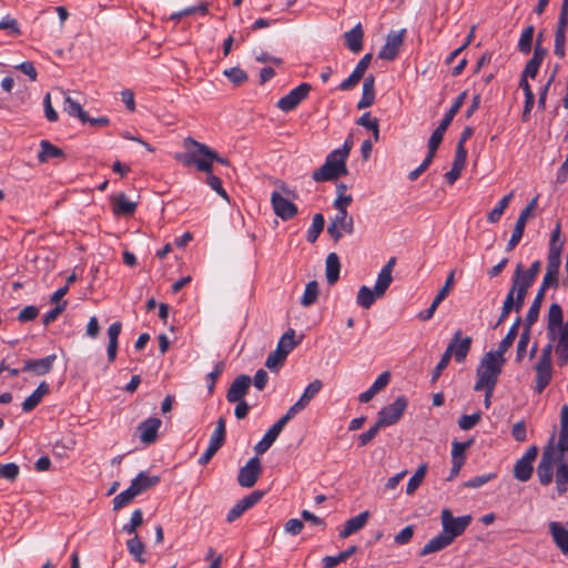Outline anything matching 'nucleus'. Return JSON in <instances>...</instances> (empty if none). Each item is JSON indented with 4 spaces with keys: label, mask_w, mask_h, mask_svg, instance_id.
Instances as JSON below:
<instances>
[{
    "label": "nucleus",
    "mask_w": 568,
    "mask_h": 568,
    "mask_svg": "<svg viewBox=\"0 0 568 568\" xmlns=\"http://www.w3.org/2000/svg\"><path fill=\"white\" fill-rule=\"evenodd\" d=\"M184 144L187 151L174 155V159L184 166L195 165L200 172L212 173L214 161L223 165L229 164V161L220 156L214 150L192 138L185 139Z\"/></svg>",
    "instance_id": "obj_1"
},
{
    "label": "nucleus",
    "mask_w": 568,
    "mask_h": 568,
    "mask_svg": "<svg viewBox=\"0 0 568 568\" xmlns=\"http://www.w3.org/2000/svg\"><path fill=\"white\" fill-rule=\"evenodd\" d=\"M353 148V135L348 134L342 148L329 152L325 162L312 173V179L317 182L335 181L347 174L346 160Z\"/></svg>",
    "instance_id": "obj_2"
},
{
    "label": "nucleus",
    "mask_w": 568,
    "mask_h": 568,
    "mask_svg": "<svg viewBox=\"0 0 568 568\" xmlns=\"http://www.w3.org/2000/svg\"><path fill=\"white\" fill-rule=\"evenodd\" d=\"M504 363L505 357L497 356V354L491 351L486 353L480 359L476 371L477 379L474 385V390L479 392L484 388H489V390L495 389Z\"/></svg>",
    "instance_id": "obj_3"
},
{
    "label": "nucleus",
    "mask_w": 568,
    "mask_h": 568,
    "mask_svg": "<svg viewBox=\"0 0 568 568\" xmlns=\"http://www.w3.org/2000/svg\"><path fill=\"white\" fill-rule=\"evenodd\" d=\"M396 264V257H390L377 275L374 288L363 285L357 292V304L369 308L377 298H381L389 287L393 277L392 273Z\"/></svg>",
    "instance_id": "obj_4"
},
{
    "label": "nucleus",
    "mask_w": 568,
    "mask_h": 568,
    "mask_svg": "<svg viewBox=\"0 0 568 568\" xmlns=\"http://www.w3.org/2000/svg\"><path fill=\"white\" fill-rule=\"evenodd\" d=\"M557 458H561V456L557 454L555 435H552L548 444L544 447L541 458L537 466L538 480L542 486H548L552 481L554 465Z\"/></svg>",
    "instance_id": "obj_5"
},
{
    "label": "nucleus",
    "mask_w": 568,
    "mask_h": 568,
    "mask_svg": "<svg viewBox=\"0 0 568 568\" xmlns=\"http://www.w3.org/2000/svg\"><path fill=\"white\" fill-rule=\"evenodd\" d=\"M295 332L290 329L280 338L275 351L270 353L266 358L265 366L272 371L277 372L283 365L287 355L293 351L296 345L294 341Z\"/></svg>",
    "instance_id": "obj_6"
},
{
    "label": "nucleus",
    "mask_w": 568,
    "mask_h": 568,
    "mask_svg": "<svg viewBox=\"0 0 568 568\" xmlns=\"http://www.w3.org/2000/svg\"><path fill=\"white\" fill-rule=\"evenodd\" d=\"M346 186L341 183L337 184V197L335 199L333 206L336 210V214L331 222L339 225L342 229H346V233H352L353 231V217L347 216V207L352 204L353 197L352 195L345 194Z\"/></svg>",
    "instance_id": "obj_7"
},
{
    "label": "nucleus",
    "mask_w": 568,
    "mask_h": 568,
    "mask_svg": "<svg viewBox=\"0 0 568 568\" xmlns=\"http://www.w3.org/2000/svg\"><path fill=\"white\" fill-rule=\"evenodd\" d=\"M408 406V400L405 396H398L393 403L384 406L378 412L377 422L383 427L395 425L402 418L404 412Z\"/></svg>",
    "instance_id": "obj_8"
},
{
    "label": "nucleus",
    "mask_w": 568,
    "mask_h": 568,
    "mask_svg": "<svg viewBox=\"0 0 568 568\" xmlns=\"http://www.w3.org/2000/svg\"><path fill=\"white\" fill-rule=\"evenodd\" d=\"M471 521L470 515H464L459 517H453L452 511L449 509H444L442 511V525L443 532L452 538V541L466 530Z\"/></svg>",
    "instance_id": "obj_9"
},
{
    "label": "nucleus",
    "mask_w": 568,
    "mask_h": 568,
    "mask_svg": "<svg viewBox=\"0 0 568 568\" xmlns=\"http://www.w3.org/2000/svg\"><path fill=\"white\" fill-rule=\"evenodd\" d=\"M467 97V91H463L458 94V97L453 102L449 110L444 115L443 120L440 121L439 125L433 131L429 140L442 143L445 132L447 131L448 126L453 122L455 115L459 112L460 108L463 106L465 99Z\"/></svg>",
    "instance_id": "obj_10"
},
{
    "label": "nucleus",
    "mask_w": 568,
    "mask_h": 568,
    "mask_svg": "<svg viewBox=\"0 0 568 568\" xmlns=\"http://www.w3.org/2000/svg\"><path fill=\"white\" fill-rule=\"evenodd\" d=\"M312 87L311 84L303 82L296 88L292 89L287 94L282 97L277 103L276 106L284 111V112H291L297 108V105L307 98Z\"/></svg>",
    "instance_id": "obj_11"
},
{
    "label": "nucleus",
    "mask_w": 568,
    "mask_h": 568,
    "mask_svg": "<svg viewBox=\"0 0 568 568\" xmlns=\"http://www.w3.org/2000/svg\"><path fill=\"white\" fill-rule=\"evenodd\" d=\"M262 473L261 460L258 457H252L247 463L240 468L237 475V481L241 487L251 488L253 487Z\"/></svg>",
    "instance_id": "obj_12"
},
{
    "label": "nucleus",
    "mask_w": 568,
    "mask_h": 568,
    "mask_svg": "<svg viewBox=\"0 0 568 568\" xmlns=\"http://www.w3.org/2000/svg\"><path fill=\"white\" fill-rule=\"evenodd\" d=\"M406 29L398 31H390L386 37V42L378 52V58L387 61H393L397 58L399 48L404 43Z\"/></svg>",
    "instance_id": "obj_13"
},
{
    "label": "nucleus",
    "mask_w": 568,
    "mask_h": 568,
    "mask_svg": "<svg viewBox=\"0 0 568 568\" xmlns=\"http://www.w3.org/2000/svg\"><path fill=\"white\" fill-rule=\"evenodd\" d=\"M271 204L275 215L283 221H288L298 213L297 206L277 191L272 192Z\"/></svg>",
    "instance_id": "obj_14"
},
{
    "label": "nucleus",
    "mask_w": 568,
    "mask_h": 568,
    "mask_svg": "<svg viewBox=\"0 0 568 568\" xmlns=\"http://www.w3.org/2000/svg\"><path fill=\"white\" fill-rule=\"evenodd\" d=\"M535 280L524 273V266L521 263L516 265L513 278L511 287L509 291L515 293L518 297L525 301L528 290L534 284Z\"/></svg>",
    "instance_id": "obj_15"
},
{
    "label": "nucleus",
    "mask_w": 568,
    "mask_h": 568,
    "mask_svg": "<svg viewBox=\"0 0 568 568\" xmlns=\"http://www.w3.org/2000/svg\"><path fill=\"white\" fill-rule=\"evenodd\" d=\"M162 420L158 417H149L138 425L140 440L145 445L156 442Z\"/></svg>",
    "instance_id": "obj_16"
},
{
    "label": "nucleus",
    "mask_w": 568,
    "mask_h": 568,
    "mask_svg": "<svg viewBox=\"0 0 568 568\" xmlns=\"http://www.w3.org/2000/svg\"><path fill=\"white\" fill-rule=\"evenodd\" d=\"M564 313L559 304L552 303L549 306L547 316V336L550 341H555L564 327Z\"/></svg>",
    "instance_id": "obj_17"
},
{
    "label": "nucleus",
    "mask_w": 568,
    "mask_h": 568,
    "mask_svg": "<svg viewBox=\"0 0 568 568\" xmlns=\"http://www.w3.org/2000/svg\"><path fill=\"white\" fill-rule=\"evenodd\" d=\"M55 359V354L48 355L40 359H28L24 362L21 371L33 373L37 376L47 375L52 371Z\"/></svg>",
    "instance_id": "obj_18"
},
{
    "label": "nucleus",
    "mask_w": 568,
    "mask_h": 568,
    "mask_svg": "<svg viewBox=\"0 0 568 568\" xmlns=\"http://www.w3.org/2000/svg\"><path fill=\"white\" fill-rule=\"evenodd\" d=\"M252 381L247 375L237 376L231 384L230 388L226 392V399L230 403H235L243 400V397L247 393Z\"/></svg>",
    "instance_id": "obj_19"
},
{
    "label": "nucleus",
    "mask_w": 568,
    "mask_h": 568,
    "mask_svg": "<svg viewBox=\"0 0 568 568\" xmlns=\"http://www.w3.org/2000/svg\"><path fill=\"white\" fill-rule=\"evenodd\" d=\"M524 302L525 301L523 298L518 297L511 291H508V293L504 300V303L501 306V312H500V315L498 317V321H497L495 327L500 325L509 316L511 311L519 313L523 308Z\"/></svg>",
    "instance_id": "obj_20"
},
{
    "label": "nucleus",
    "mask_w": 568,
    "mask_h": 568,
    "mask_svg": "<svg viewBox=\"0 0 568 568\" xmlns=\"http://www.w3.org/2000/svg\"><path fill=\"white\" fill-rule=\"evenodd\" d=\"M453 343L455 344V348L453 351L455 361L457 363L464 362L471 346V337L466 336L462 338V331L458 329L449 342V344Z\"/></svg>",
    "instance_id": "obj_21"
},
{
    "label": "nucleus",
    "mask_w": 568,
    "mask_h": 568,
    "mask_svg": "<svg viewBox=\"0 0 568 568\" xmlns=\"http://www.w3.org/2000/svg\"><path fill=\"white\" fill-rule=\"evenodd\" d=\"M160 483V476L150 475L145 471H140L136 477L131 480V486L138 495L155 487Z\"/></svg>",
    "instance_id": "obj_22"
},
{
    "label": "nucleus",
    "mask_w": 568,
    "mask_h": 568,
    "mask_svg": "<svg viewBox=\"0 0 568 568\" xmlns=\"http://www.w3.org/2000/svg\"><path fill=\"white\" fill-rule=\"evenodd\" d=\"M375 78L369 74L364 78L362 97L357 102V109H365L374 104L375 102Z\"/></svg>",
    "instance_id": "obj_23"
},
{
    "label": "nucleus",
    "mask_w": 568,
    "mask_h": 568,
    "mask_svg": "<svg viewBox=\"0 0 568 568\" xmlns=\"http://www.w3.org/2000/svg\"><path fill=\"white\" fill-rule=\"evenodd\" d=\"M535 371H536L535 389L538 394H540L551 382L552 366H551V364L536 363Z\"/></svg>",
    "instance_id": "obj_24"
},
{
    "label": "nucleus",
    "mask_w": 568,
    "mask_h": 568,
    "mask_svg": "<svg viewBox=\"0 0 568 568\" xmlns=\"http://www.w3.org/2000/svg\"><path fill=\"white\" fill-rule=\"evenodd\" d=\"M549 531L556 546L562 554H568V530L557 521L549 524Z\"/></svg>",
    "instance_id": "obj_25"
},
{
    "label": "nucleus",
    "mask_w": 568,
    "mask_h": 568,
    "mask_svg": "<svg viewBox=\"0 0 568 568\" xmlns=\"http://www.w3.org/2000/svg\"><path fill=\"white\" fill-rule=\"evenodd\" d=\"M50 390L47 382H41L33 393L28 396L22 403V410L29 413L33 410L42 400L43 396Z\"/></svg>",
    "instance_id": "obj_26"
},
{
    "label": "nucleus",
    "mask_w": 568,
    "mask_h": 568,
    "mask_svg": "<svg viewBox=\"0 0 568 568\" xmlns=\"http://www.w3.org/2000/svg\"><path fill=\"white\" fill-rule=\"evenodd\" d=\"M65 154L62 149L53 145L48 140L40 141V151L38 153V161L45 163L51 159H64Z\"/></svg>",
    "instance_id": "obj_27"
},
{
    "label": "nucleus",
    "mask_w": 568,
    "mask_h": 568,
    "mask_svg": "<svg viewBox=\"0 0 568 568\" xmlns=\"http://www.w3.org/2000/svg\"><path fill=\"white\" fill-rule=\"evenodd\" d=\"M557 363L560 367L568 363V321L561 327L556 345Z\"/></svg>",
    "instance_id": "obj_28"
},
{
    "label": "nucleus",
    "mask_w": 568,
    "mask_h": 568,
    "mask_svg": "<svg viewBox=\"0 0 568 568\" xmlns=\"http://www.w3.org/2000/svg\"><path fill=\"white\" fill-rule=\"evenodd\" d=\"M389 381L390 374L388 372H383L378 375L372 386L359 395L358 400L362 403H368L379 390L387 386Z\"/></svg>",
    "instance_id": "obj_29"
},
{
    "label": "nucleus",
    "mask_w": 568,
    "mask_h": 568,
    "mask_svg": "<svg viewBox=\"0 0 568 568\" xmlns=\"http://www.w3.org/2000/svg\"><path fill=\"white\" fill-rule=\"evenodd\" d=\"M121 322H114L108 328L109 344L106 348V354L110 363L114 362L116 358L118 339L119 335L121 334Z\"/></svg>",
    "instance_id": "obj_30"
},
{
    "label": "nucleus",
    "mask_w": 568,
    "mask_h": 568,
    "mask_svg": "<svg viewBox=\"0 0 568 568\" xmlns=\"http://www.w3.org/2000/svg\"><path fill=\"white\" fill-rule=\"evenodd\" d=\"M520 324H521V317L517 316L516 320L514 321L513 325L508 329V333L506 334V336L499 342L498 348L496 351H493L494 353L497 354V356L504 357V354L510 348V346L513 345L514 341L516 339V337L518 335V328H519Z\"/></svg>",
    "instance_id": "obj_31"
},
{
    "label": "nucleus",
    "mask_w": 568,
    "mask_h": 568,
    "mask_svg": "<svg viewBox=\"0 0 568 568\" xmlns=\"http://www.w3.org/2000/svg\"><path fill=\"white\" fill-rule=\"evenodd\" d=\"M136 210V203L128 199L124 193H120L113 197V213L115 215L130 216Z\"/></svg>",
    "instance_id": "obj_32"
},
{
    "label": "nucleus",
    "mask_w": 568,
    "mask_h": 568,
    "mask_svg": "<svg viewBox=\"0 0 568 568\" xmlns=\"http://www.w3.org/2000/svg\"><path fill=\"white\" fill-rule=\"evenodd\" d=\"M452 538L447 537L443 531L432 538L420 550V556H426L439 551L452 544Z\"/></svg>",
    "instance_id": "obj_33"
},
{
    "label": "nucleus",
    "mask_w": 568,
    "mask_h": 568,
    "mask_svg": "<svg viewBox=\"0 0 568 568\" xmlns=\"http://www.w3.org/2000/svg\"><path fill=\"white\" fill-rule=\"evenodd\" d=\"M63 110L72 118H78L82 124L89 120V114L84 111L81 104L73 100L70 95L64 97Z\"/></svg>",
    "instance_id": "obj_34"
},
{
    "label": "nucleus",
    "mask_w": 568,
    "mask_h": 568,
    "mask_svg": "<svg viewBox=\"0 0 568 568\" xmlns=\"http://www.w3.org/2000/svg\"><path fill=\"white\" fill-rule=\"evenodd\" d=\"M281 430L274 424L268 428L263 438L255 445L254 450L256 454L262 455L270 449L274 444Z\"/></svg>",
    "instance_id": "obj_35"
},
{
    "label": "nucleus",
    "mask_w": 568,
    "mask_h": 568,
    "mask_svg": "<svg viewBox=\"0 0 568 568\" xmlns=\"http://www.w3.org/2000/svg\"><path fill=\"white\" fill-rule=\"evenodd\" d=\"M544 297H545V293L538 290L537 294L526 314V317L524 321L525 326L532 327V325L538 321L539 312H540V307H541Z\"/></svg>",
    "instance_id": "obj_36"
},
{
    "label": "nucleus",
    "mask_w": 568,
    "mask_h": 568,
    "mask_svg": "<svg viewBox=\"0 0 568 568\" xmlns=\"http://www.w3.org/2000/svg\"><path fill=\"white\" fill-rule=\"evenodd\" d=\"M534 473V464L527 462L526 459L519 458L513 469L514 477L523 483L528 481Z\"/></svg>",
    "instance_id": "obj_37"
},
{
    "label": "nucleus",
    "mask_w": 568,
    "mask_h": 568,
    "mask_svg": "<svg viewBox=\"0 0 568 568\" xmlns=\"http://www.w3.org/2000/svg\"><path fill=\"white\" fill-rule=\"evenodd\" d=\"M527 220L528 217L519 214L517 221H516V224H515V227L513 230V233H511V236L506 245V251L507 252H510L513 251L520 242L523 235H524V231H525V226H526V223H527Z\"/></svg>",
    "instance_id": "obj_38"
},
{
    "label": "nucleus",
    "mask_w": 568,
    "mask_h": 568,
    "mask_svg": "<svg viewBox=\"0 0 568 568\" xmlns=\"http://www.w3.org/2000/svg\"><path fill=\"white\" fill-rule=\"evenodd\" d=\"M474 439L470 438L466 442H458L454 439L452 442V463L465 464L466 460V450L473 446Z\"/></svg>",
    "instance_id": "obj_39"
},
{
    "label": "nucleus",
    "mask_w": 568,
    "mask_h": 568,
    "mask_svg": "<svg viewBox=\"0 0 568 568\" xmlns=\"http://www.w3.org/2000/svg\"><path fill=\"white\" fill-rule=\"evenodd\" d=\"M339 258L336 253H329L326 257V280L328 284H334L339 276Z\"/></svg>",
    "instance_id": "obj_40"
},
{
    "label": "nucleus",
    "mask_w": 568,
    "mask_h": 568,
    "mask_svg": "<svg viewBox=\"0 0 568 568\" xmlns=\"http://www.w3.org/2000/svg\"><path fill=\"white\" fill-rule=\"evenodd\" d=\"M357 125L365 128L368 131H372L374 141H378L379 138V123L378 119L373 116L371 112H365L357 119Z\"/></svg>",
    "instance_id": "obj_41"
},
{
    "label": "nucleus",
    "mask_w": 568,
    "mask_h": 568,
    "mask_svg": "<svg viewBox=\"0 0 568 568\" xmlns=\"http://www.w3.org/2000/svg\"><path fill=\"white\" fill-rule=\"evenodd\" d=\"M353 554H355V545L349 546L346 550L338 552L335 556H326L322 559L323 568H334L341 562L345 561Z\"/></svg>",
    "instance_id": "obj_42"
},
{
    "label": "nucleus",
    "mask_w": 568,
    "mask_h": 568,
    "mask_svg": "<svg viewBox=\"0 0 568 568\" xmlns=\"http://www.w3.org/2000/svg\"><path fill=\"white\" fill-rule=\"evenodd\" d=\"M324 225H325V219H324L323 214L316 213L313 216L312 225L307 230L306 240L310 243L316 242V240L318 239L320 234L324 230Z\"/></svg>",
    "instance_id": "obj_43"
},
{
    "label": "nucleus",
    "mask_w": 568,
    "mask_h": 568,
    "mask_svg": "<svg viewBox=\"0 0 568 568\" xmlns=\"http://www.w3.org/2000/svg\"><path fill=\"white\" fill-rule=\"evenodd\" d=\"M225 418L220 417L216 422L215 429L211 434L209 445L220 449L225 443Z\"/></svg>",
    "instance_id": "obj_44"
},
{
    "label": "nucleus",
    "mask_w": 568,
    "mask_h": 568,
    "mask_svg": "<svg viewBox=\"0 0 568 568\" xmlns=\"http://www.w3.org/2000/svg\"><path fill=\"white\" fill-rule=\"evenodd\" d=\"M530 335H531V327L524 325V329L519 336V341L517 343V348H516L515 361L517 363H521L523 359L525 358V355L527 353V347H528V344L530 341Z\"/></svg>",
    "instance_id": "obj_45"
},
{
    "label": "nucleus",
    "mask_w": 568,
    "mask_h": 568,
    "mask_svg": "<svg viewBox=\"0 0 568 568\" xmlns=\"http://www.w3.org/2000/svg\"><path fill=\"white\" fill-rule=\"evenodd\" d=\"M128 551L133 556V558L143 564L145 559L143 558V552L145 550L144 544L140 540L138 535H134L126 541Z\"/></svg>",
    "instance_id": "obj_46"
},
{
    "label": "nucleus",
    "mask_w": 568,
    "mask_h": 568,
    "mask_svg": "<svg viewBox=\"0 0 568 568\" xmlns=\"http://www.w3.org/2000/svg\"><path fill=\"white\" fill-rule=\"evenodd\" d=\"M568 465L560 463L556 470V488L559 495H564L568 489Z\"/></svg>",
    "instance_id": "obj_47"
},
{
    "label": "nucleus",
    "mask_w": 568,
    "mask_h": 568,
    "mask_svg": "<svg viewBox=\"0 0 568 568\" xmlns=\"http://www.w3.org/2000/svg\"><path fill=\"white\" fill-rule=\"evenodd\" d=\"M136 496H139L130 485L125 490L121 491L113 498V509L119 510L129 505Z\"/></svg>",
    "instance_id": "obj_48"
},
{
    "label": "nucleus",
    "mask_w": 568,
    "mask_h": 568,
    "mask_svg": "<svg viewBox=\"0 0 568 568\" xmlns=\"http://www.w3.org/2000/svg\"><path fill=\"white\" fill-rule=\"evenodd\" d=\"M320 288L316 281H311L306 284L305 291L301 298V304L303 306H311L314 304L318 297Z\"/></svg>",
    "instance_id": "obj_49"
},
{
    "label": "nucleus",
    "mask_w": 568,
    "mask_h": 568,
    "mask_svg": "<svg viewBox=\"0 0 568 568\" xmlns=\"http://www.w3.org/2000/svg\"><path fill=\"white\" fill-rule=\"evenodd\" d=\"M535 27L534 26H527L519 38L518 41V50L524 53L528 54L531 51V42L534 38Z\"/></svg>",
    "instance_id": "obj_50"
},
{
    "label": "nucleus",
    "mask_w": 568,
    "mask_h": 568,
    "mask_svg": "<svg viewBox=\"0 0 568 568\" xmlns=\"http://www.w3.org/2000/svg\"><path fill=\"white\" fill-rule=\"evenodd\" d=\"M455 348V344H448L447 348L445 349L444 354L442 355V358L437 363L436 367L433 371L432 381L435 382L440 376L442 372L447 367L450 358L453 357V351Z\"/></svg>",
    "instance_id": "obj_51"
},
{
    "label": "nucleus",
    "mask_w": 568,
    "mask_h": 568,
    "mask_svg": "<svg viewBox=\"0 0 568 568\" xmlns=\"http://www.w3.org/2000/svg\"><path fill=\"white\" fill-rule=\"evenodd\" d=\"M323 384L320 379L311 382L304 389L298 400L306 407L308 403L320 393Z\"/></svg>",
    "instance_id": "obj_52"
},
{
    "label": "nucleus",
    "mask_w": 568,
    "mask_h": 568,
    "mask_svg": "<svg viewBox=\"0 0 568 568\" xmlns=\"http://www.w3.org/2000/svg\"><path fill=\"white\" fill-rule=\"evenodd\" d=\"M264 496V493L261 490H254L251 494L243 497L241 500L236 503V506L240 507L242 513L244 514L246 510L254 507Z\"/></svg>",
    "instance_id": "obj_53"
},
{
    "label": "nucleus",
    "mask_w": 568,
    "mask_h": 568,
    "mask_svg": "<svg viewBox=\"0 0 568 568\" xmlns=\"http://www.w3.org/2000/svg\"><path fill=\"white\" fill-rule=\"evenodd\" d=\"M264 496V493L261 490H254L251 494L243 497L241 500L236 503V506L240 507L242 513L244 514L246 510L254 507Z\"/></svg>",
    "instance_id": "obj_54"
},
{
    "label": "nucleus",
    "mask_w": 568,
    "mask_h": 568,
    "mask_svg": "<svg viewBox=\"0 0 568 568\" xmlns=\"http://www.w3.org/2000/svg\"><path fill=\"white\" fill-rule=\"evenodd\" d=\"M223 74L236 87L243 84L248 79L246 72L239 67L225 69Z\"/></svg>",
    "instance_id": "obj_55"
},
{
    "label": "nucleus",
    "mask_w": 568,
    "mask_h": 568,
    "mask_svg": "<svg viewBox=\"0 0 568 568\" xmlns=\"http://www.w3.org/2000/svg\"><path fill=\"white\" fill-rule=\"evenodd\" d=\"M142 523L143 513L140 508H138L132 513L130 521L123 525L122 530L128 535H136V528L140 527Z\"/></svg>",
    "instance_id": "obj_56"
},
{
    "label": "nucleus",
    "mask_w": 568,
    "mask_h": 568,
    "mask_svg": "<svg viewBox=\"0 0 568 568\" xmlns=\"http://www.w3.org/2000/svg\"><path fill=\"white\" fill-rule=\"evenodd\" d=\"M20 473V468L16 463H8L0 466V478L14 481Z\"/></svg>",
    "instance_id": "obj_57"
},
{
    "label": "nucleus",
    "mask_w": 568,
    "mask_h": 568,
    "mask_svg": "<svg viewBox=\"0 0 568 568\" xmlns=\"http://www.w3.org/2000/svg\"><path fill=\"white\" fill-rule=\"evenodd\" d=\"M224 362H217L214 367H213V371L210 372L207 375H206V381L209 382L207 383V390L210 394L213 393L214 390V387H215V382L216 379L221 376V374L223 373L224 371Z\"/></svg>",
    "instance_id": "obj_58"
},
{
    "label": "nucleus",
    "mask_w": 568,
    "mask_h": 568,
    "mask_svg": "<svg viewBox=\"0 0 568 568\" xmlns=\"http://www.w3.org/2000/svg\"><path fill=\"white\" fill-rule=\"evenodd\" d=\"M566 32L564 31H555V43H554V53L559 59L565 58L566 55Z\"/></svg>",
    "instance_id": "obj_59"
},
{
    "label": "nucleus",
    "mask_w": 568,
    "mask_h": 568,
    "mask_svg": "<svg viewBox=\"0 0 568 568\" xmlns=\"http://www.w3.org/2000/svg\"><path fill=\"white\" fill-rule=\"evenodd\" d=\"M455 271H450V273L448 274L446 281H445V284L443 285V287L438 291V293L436 294V296L434 297V301L435 303H438L440 304L445 298L446 296L448 295L450 288L453 287L454 285V282H455Z\"/></svg>",
    "instance_id": "obj_60"
},
{
    "label": "nucleus",
    "mask_w": 568,
    "mask_h": 568,
    "mask_svg": "<svg viewBox=\"0 0 568 568\" xmlns=\"http://www.w3.org/2000/svg\"><path fill=\"white\" fill-rule=\"evenodd\" d=\"M495 477H496L495 473L477 475V476H474L470 479H468L465 483V486L468 488H479V487L484 486L485 484H487L488 481L493 480Z\"/></svg>",
    "instance_id": "obj_61"
},
{
    "label": "nucleus",
    "mask_w": 568,
    "mask_h": 568,
    "mask_svg": "<svg viewBox=\"0 0 568 568\" xmlns=\"http://www.w3.org/2000/svg\"><path fill=\"white\" fill-rule=\"evenodd\" d=\"M480 418V412L474 413L471 415H463L458 420V426L464 430L471 429L479 423Z\"/></svg>",
    "instance_id": "obj_62"
},
{
    "label": "nucleus",
    "mask_w": 568,
    "mask_h": 568,
    "mask_svg": "<svg viewBox=\"0 0 568 568\" xmlns=\"http://www.w3.org/2000/svg\"><path fill=\"white\" fill-rule=\"evenodd\" d=\"M67 307V301H62L61 303H58L52 310L47 312L43 317L42 322L44 325H49L53 321L58 318V316L65 310Z\"/></svg>",
    "instance_id": "obj_63"
},
{
    "label": "nucleus",
    "mask_w": 568,
    "mask_h": 568,
    "mask_svg": "<svg viewBox=\"0 0 568 568\" xmlns=\"http://www.w3.org/2000/svg\"><path fill=\"white\" fill-rule=\"evenodd\" d=\"M568 29V0H562L556 30L566 32Z\"/></svg>",
    "instance_id": "obj_64"
}]
</instances>
